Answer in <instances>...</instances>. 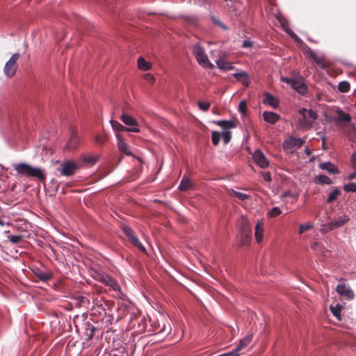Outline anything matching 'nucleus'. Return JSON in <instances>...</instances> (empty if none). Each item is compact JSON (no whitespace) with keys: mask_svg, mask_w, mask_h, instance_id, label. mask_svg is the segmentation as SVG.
I'll return each mask as SVG.
<instances>
[{"mask_svg":"<svg viewBox=\"0 0 356 356\" xmlns=\"http://www.w3.org/2000/svg\"><path fill=\"white\" fill-rule=\"evenodd\" d=\"M14 168L19 175L37 178L40 181L46 179V174L42 168L32 166L26 163L15 164Z\"/></svg>","mask_w":356,"mask_h":356,"instance_id":"obj_1","label":"nucleus"},{"mask_svg":"<svg viewBox=\"0 0 356 356\" xmlns=\"http://www.w3.org/2000/svg\"><path fill=\"white\" fill-rule=\"evenodd\" d=\"M280 81L289 84L293 90L302 96L305 95L307 92L308 87L305 79L302 76L296 77L282 76Z\"/></svg>","mask_w":356,"mask_h":356,"instance_id":"obj_2","label":"nucleus"},{"mask_svg":"<svg viewBox=\"0 0 356 356\" xmlns=\"http://www.w3.org/2000/svg\"><path fill=\"white\" fill-rule=\"evenodd\" d=\"M122 230L124 235L127 236L128 240L132 243L133 245L136 247L138 250H140L143 252H146V248L139 241L138 238L136 235L134 231L129 227L123 225L122 227Z\"/></svg>","mask_w":356,"mask_h":356,"instance_id":"obj_3","label":"nucleus"},{"mask_svg":"<svg viewBox=\"0 0 356 356\" xmlns=\"http://www.w3.org/2000/svg\"><path fill=\"white\" fill-rule=\"evenodd\" d=\"M120 120L127 126L125 127V131L136 133L140 131L138 123L133 117L126 113H122Z\"/></svg>","mask_w":356,"mask_h":356,"instance_id":"obj_4","label":"nucleus"},{"mask_svg":"<svg viewBox=\"0 0 356 356\" xmlns=\"http://www.w3.org/2000/svg\"><path fill=\"white\" fill-rule=\"evenodd\" d=\"M78 168L79 165L76 163L70 160H67L60 165L58 170L62 175L71 176L75 173Z\"/></svg>","mask_w":356,"mask_h":356,"instance_id":"obj_5","label":"nucleus"},{"mask_svg":"<svg viewBox=\"0 0 356 356\" xmlns=\"http://www.w3.org/2000/svg\"><path fill=\"white\" fill-rule=\"evenodd\" d=\"M99 281L106 286H110L115 291H120V286L118 282L110 275L102 273L99 276Z\"/></svg>","mask_w":356,"mask_h":356,"instance_id":"obj_6","label":"nucleus"},{"mask_svg":"<svg viewBox=\"0 0 356 356\" xmlns=\"http://www.w3.org/2000/svg\"><path fill=\"white\" fill-rule=\"evenodd\" d=\"M254 163L261 168H266L269 165V161L262 151L257 149L252 155Z\"/></svg>","mask_w":356,"mask_h":356,"instance_id":"obj_7","label":"nucleus"},{"mask_svg":"<svg viewBox=\"0 0 356 356\" xmlns=\"http://www.w3.org/2000/svg\"><path fill=\"white\" fill-rule=\"evenodd\" d=\"M336 291L341 296H344L347 300H351L355 298V293L349 286L344 284H337Z\"/></svg>","mask_w":356,"mask_h":356,"instance_id":"obj_8","label":"nucleus"},{"mask_svg":"<svg viewBox=\"0 0 356 356\" xmlns=\"http://www.w3.org/2000/svg\"><path fill=\"white\" fill-rule=\"evenodd\" d=\"M350 218L348 216L344 214L337 217L336 219L331 220L328 223V227L330 230H332L336 228H339L345 225L347 222H348Z\"/></svg>","mask_w":356,"mask_h":356,"instance_id":"obj_9","label":"nucleus"},{"mask_svg":"<svg viewBox=\"0 0 356 356\" xmlns=\"http://www.w3.org/2000/svg\"><path fill=\"white\" fill-rule=\"evenodd\" d=\"M79 138L76 130L71 129L70 138L67 145V148L70 150H74L79 145Z\"/></svg>","mask_w":356,"mask_h":356,"instance_id":"obj_10","label":"nucleus"},{"mask_svg":"<svg viewBox=\"0 0 356 356\" xmlns=\"http://www.w3.org/2000/svg\"><path fill=\"white\" fill-rule=\"evenodd\" d=\"M33 273L37 278L43 282H48L53 277V273L50 270L44 271L39 268L33 269Z\"/></svg>","mask_w":356,"mask_h":356,"instance_id":"obj_11","label":"nucleus"},{"mask_svg":"<svg viewBox=\"0 0 356 356\" xmlns=\"http://www.w3.org/2000/svg\"><path fill=\"white\" fill-rule=\"evenodd\" d=\"M19 57V54L18 53H15L6 63L4 69H3L4 73L6 75L12 76L13 74V72H12L11 70L15 65Z\"/></svg>","mask_w":356,"mask_h":356,"instance_id":"obj_12","label":"nucleus"},{"mask_svg":"<svg viewBox=\"0 0 356 356\" xmlns=\"http://www.w3.org/2000/svg\"><path fill=\"white\" fill-rule=\"evenodd\" d=\"M305 143V140L301 138L290 137L285 140L283 144L284 147L291 149L293 147H300Z\"/></svg>","mask_w":356,"mask_h":356,"instance_id":"obj_13","label":"nucleus"},{"mask_svg":"<svg viewBox=\"0 0 356 356\" xmlns=\"http://www.w3.org/2000/svg\"><path fill=\"white\" fill-rule=\"evenodd\" d=\"M307 54H309V57L312 58V60L316 63V64L319 66L321 69L325 70L327 69V66L326 64L323 62L324 56H318L316 55L315 51L309 47H307Z\"/></svg>","mask_w":356,"mask_h":356,"instance_id":"obj_14","label":"nucleus"},{"mask_svg":"<svg viewBox=\"0 0 356 356\" xmlns=\"http://www.w3.org/2000/svg\"><path fill=\"white\" fill-rule=\"evenodd\" d=\"M336 113L337 114V118H334V122L335 123H349L350 122L352 118L350 114L344 112L341 108H338L336 110Z\"/></svg>","mask_w":356,"mask_h":356,"instance_id":"obj_15","label":"nucleus"},{"mask_svg":"<svg viewBox=\"0 0 356 356\" xmlns=\"http://www.w3.org/2000/svg\"><path fill=\"white\" fill-rule=\"evenodd\" d=\"M116 138L117 145L120 152L128 156L131 155V152L129 150V145L125 141V140L120 136V134H116Z\"/></svg>","mask_w":356,"mask_h":356,"instance_id":"obj_16","label":"nucleus"},{"mask_svg":"<svg viewBox=\"0 0 356 356\" xmlns=\"http://www.w3.org/2000/svg\"><path fill=\"white\" fill-rule=\"evenodd\" d=\"M264 120L271 124H275L281 118L280 115L273 111H266L262 114Z\"/></svg>","mask_w":356,"mask_h":356,"instance_id":"obj_17","label":"nucleus"},{"mask_svg":"<svg viewBox=\"0 0 356 356\" xmlns=\"http://www.w3.org/2000/svg\"><path fill=\"white\" fill-rule=\"evenodd\" d=\"M264 95L263 104H267L273 108H277L279 106V101L275 96L267 92H264Z\"/></svg>","mask_w":356,"mask_h":356,"instance_id":"obj_18","label":"nucleus"},{"mask_svg":"<svg viewBox=\"0 0 356 356\" xmlns=\"http://www.w3.org/2000/svg\"><path fill=\"white\" fill-rule=\"evenodd\" d=\"M318 168L332 175L337 174L339 172V169L330 161L321 163L318 165Z\"/></svg>","mask_w":356,"mask_h":356,"instance_id":"obj_19","label":"nucleus"},{"mask_svg":"<svg viewBox=\"0 0 356 356\" xmlns=\"http://www.w3.org/2000/svg\"><path fill=\"white\" fill-rule=\"evenodd\" d=\"M233 76L234 78H236L238 81H241L244 86H249V84H250V81L248 80L249 75L246 72H245V71L236 72L233 74Z\"/></svg>","mask_w":356,"mask_h":356,"instance_id":"obj_20","label":"nucleus"},{"mask_svg":"<svg viewBox=\"0 0 356 356\" xmlns=\"http://www.w3.org/2000/svg\"><path fill=\"white\" fill-rule=\"evenodd\" d=\"M216 63L218 67L222 71H228L234 68V66L232 65V63L227 62L225 60L221 58L217 59Z\"/></svg>","mask_w":356,"mask_h":356,"instance_id":"obj_21","label":"nucleus"},{"mask_svg":"<svg viewBox=\"0 0 356 356\" xmlns=\"http://www.w3.org/2000/svg\"><path fill=\"white\" fill-rule=\"evenodd\" d=\"M252 339V334L245 337L239 341V343L237 344L236 347L233 350L236 352V353H239V351L243 348L246 347L250 343Z\"/></svg>","mask_w":356,"mask_h":356,"instance_id":"obj_22","label":"nucleus"},{"mask_svg":"<svg viewBox=\"0 0 356 356\" xmlns=\"http://www.w3.org/2000/svg\"><path fill=\"white\" fill-rule=\"evenodd\" d=\"M314 183L316 184H327L330 185L333 183L332 180L325 175L320 174L314 177Z\"/></svg>","mask_w":356,"mask_h":356,"instance_id":"obj_23","label":"nucleus"},{"mask_svg":"<svg viewBox=\"0 0 356 356\" xmlns=\"http://www.w3.org/2000/svg\"><path fill=\"white\" fill-rule=\"evenodd\" d=\"M196 60L204 67L212 68L213 67V65L209 60L208 56L205 53L199 55Z\"/></svg>","mask_w":356,"mask_h":356,"instance_id":"obj_24","label":"nucleus"},{"mask_svg":"<svg viewBox=\"0 0 356 356\" xmlns=\"http://www.w3.org/2000/svg\"><path fill=\"white\" fill-rule=\"evenodd\" d=\"M251 238V231L249 229L244 228L241 234V245H247L249 244Z\"/></svg>","mask_w":356,"mask_h":356,"instance_id":"obj_25","label":"nucleus"},{"mask_svg":"<svg viewBox=\"0 0 356 356\" xmlns=\"http://www.w3.org/2000/svg\"><path fill=\"white\" fill-rule=\"evenodd\" d=\"M343 309V306L340 304H337L335 306L330 305V309L334 316L337 318V320L341 321V312Z\"/></svg>","mask_w":356,"mask_h":356,"instance_id":"obj_26","label":"nucleus"},{"mask_svg":"<svg viewBox=\"0 0 356 356\" xmlns=\"http://www.w3.org/2000/svg\"><path fill=\"white\" fill-rule=\"evenodd\" d=\"M138 66L139 69L147 71L151 68L152 64L147 61L144 58L139 57L138 58Z\"/></svg>","mask_w":356,"mask_h":356,"instance_id":"obj_27","label":"nucleus"},{"mask_svg":"<svg viewBox=\"0 0 356 356\" xmlns=\"http://www.w3.org/2000/svg\"><path fill=\"white\" fill-rule=\"evenodd\" d=\"M307 112H308V110L305 108H301L299 110V113L302 115V117L299 119V124L301 127H307Z\"/></svg>","mask_w":356,"mask_h":356,"instance_id":"obj_28","label":"nucleus"},{"mask_svg":"<svg viewBox=\"0 0 356 356\" xmlns=\"http://www.w3.org/2000/svg\"><path fill=\"white\" fill-rule=\"evenodd\" d=\"M192 186V184L190 181V179L186 177H184L181 182L179 183V185L178 186V188L180 191H185L189 189Z\"/></svg>","mask_w":356,"mask_h":356,"instance_id":"obj_29","label":"nucleus"},{"mask_svg":"<svg viewBox=\"0 0 356 356\" xmlns=\"http://www.w3.org/2000/svg\"><path fill=\"white\" fill-rule=\"evenodd\" d=\"M341 194V191L339 188H334L332 192H330L327 197V202L332 203L335 201L339 195Z\"/></svg>","mask_w":356,"mask_h":356,"instance_id":"obj_30","label":"nucleus"},{"mask_svg":"<svg viewBox=\"0 0 356 356\" xmlns=\"http://www.w3.org/2000/svg\"><path fill=\"white\" fill-rule=\"evenodd\" d=\"M262 232H263V227L261 223L258 222L255 226V232H254V236L256 238V241L258 243H260L262 240Z\"/></svg>","mask_w":356,"mask_h":356,"instance_id":"obj_31","label":"nucleus"},{"mask_svg":"<svg viewBox=\"0 0 356 356\" xmlns=\"http://www.w3.org/2000/svg\"><path fill=\"white\" fill-rule=\"evenodd\" d=\"M307 114L309 118H311L312 120L307 121V127H311L313 125L315 120L318 119V115L317 113L312 109H309Z\"/></svg>","mask_w":356,"mask_h":356,"instance_id":"obj_32","label":"nucleus"},{"mask_svg":"<svg viewBox=\"0 0 356 356\" xmlns=\"http://www.w3.org/2000/svg\"><path fill=\"white\" fill-rule=\"evenodd\" d=\"M229 194H230V195H234V197H236L237 199H238L241 201H243V200L249 198L248 195L241 193V192L236 191L234 189L230 190Z\"/></svg>","mask_w":356,"mask_h":356,"instance_id":"obj_33","label":"nucleus"},{"mask_svg":"<svg viewBox=\"0 0 356 356\" xmlns=\"http://www.w3.org/2000/svg\"><path fill=\"white\" fill-rule=\"evenodd\" d=\"M350 88V83L347 81H341L338 84V90L341 92H347Z\"/></svg>","mask_w":356,"mask_h":356,"instance_id":"obj_34","label":"nucleus"},{"mask_svg":"<svg viewBox=\"0 0 356 356\" xmlns=\"http://www.w3.org/2000/svg\"><path fill=\"white\" fill-rule=\"evenodd\" d=\"M222 134L217 131H213L211 132V140L213 145L216 146L219 144L221 139Z\"/></svg>","mask_w":356,"mask_h":356,"instance_id":"obj_35","label":"nucleus"},{"mask_svg":"<svg viewBox=\"0 0 356 356\" xmlns=\"http://www.w3.org/2000/svg\"><path fill=\"white\" fill-rule=\"evenodd\" d=\"M110 123L113 130L116 131H125V127L121 124L119 122L114 120H111Z\"/></svg>","mask_w":356,"mask_h":356,"instance_id":"obj_36","label":"nucleus"},{"mask_svg":"<svg viewBox=\"0 0 356 356\" xmlns=\"http://www.w3.org/2000/svg\"><path fill=\"white\" fill-rule=\"evenodd\" d=\"M343 188L346 192L356 193V182L344 184Z\"/></svg>","mask_w":356,"mask_h":356,"instance_id":"obj_37","label":"nucleus"},{"mask_svg":"<svg viewBox=\"0 0 356 356\" xmlns=\"http://www.w3.org/2000/svg\"><path fill=\"white\" fill-rule=\"evenodd\" d=\"M220 134H222L221 138L222 139L224 143L227 144L231 140L232 138L231 131L222 130V131L220 132Z\"/></svg>","mask_w":356,"mask_h":356,"instance_id":"obj_38","label":"nucleus"},{"mask_svg":"<svg viewBox=\"0 0 356 356\" xmlns=\"http://www.w3.org/2000/svg\"><path fill=\"white\" fill-rule=\"evenodd\" d=\"M211 20L213 22L214 24L220 26L221 29H222L225 31H227L229 29L228 26L225 25L223 22H222L219 19H218L215 16H211Z\"/></svg>","mask_w":356,"mask_h":356,"instance_id":"obj_39","label":"nucleus"},{"mask_svg":"<svg viewBox=\"0 0 356 356\" xmlns=\"http://www.w3.org/2000/svg\"><path fill=\"white\" fill-rule=\"evenodd\" d=\"M170 330L171 327H170V325L167 329L165 325L164 324L163 327L161 328V330L159 332H157L155 334L159 335L161 337H163L168 335L170 333Z\"/></svg>","mask_w":356,"mask_h":356,"instance_id":"obj_40","label":"nucleus"},{"mask_svg":"<svg viewBox=\"0 0 356 356\" xmlns=\"http://www.w3.org/2000/svg\"><path fill=\"white\" fill-rule=\"evenodd\" d=\"M281 213L282 211L279 207H274L268 212V215L270 217H276Z\"/></svg>","mask_w":356,"mask_h":356,"instance_id":"obj_41","label":"nucleus"},{"mask_svg":"<svg viewBox=\"0 0 356 356\" xmlns=\"http://www.w3.org/2000/svg\"><path fill=\"white\" fill-rule=\"evenodd\" d=\"M246 110H247V104L245 100H242L238 104V111L239 112L245 115L246 114Z\"/></svg>","mask_w":356,"mask_h":356,"instance_id":"obj_42","label":"nucleus"},{"mask_svg":"<svg viewBox=\"0 0 356 356\" xmlns=\"http://www.w3.org/2000/svg\"><path fill=\"white\" fill-rule=\"evenodd\" d=\"M311 248L314 251H316L317 249L319 248L323 254L324 253V251H325V249L324 245L322 243H321L320 242H318V241H316V242L313 243V244L312 245Z\"/></svg>","mask_w":356,"mask_h":356,"instance_id":"obj_43","label":"nucleus"},{"mask_svg":"<svg viewBox=\"0 0 356 356\" xmlns=\"http://www.w3.org/2000/svg\"><path fill=\"white\" fill-rule=\"evenodd\" d=\"M225 125V126L223 127V130L225 131H229L230 129H233L236 127V124L234 121L227 120Z\"/></svg>","mask_w":356,"mask_h":356,"instance_id":"obj_44","label":"nucleus"},{"mask_svg":"<svg viewBox=\"0 0 356 356\" xmlns=\"http://www.w3.org/2000/svg\"><path fill=\"white\" fill-rule=\"evenodd\" d=\"M277 19L278 22H280V25H281L282 28L283 29V30H284V31H285V29H289V28L288 27V24H288V22H287L286 19H284L282 17H279V16H278V17H277Z\"/></svg>","mask_w":356,"mask_h":356,"instance_id":"obj_45","label":"nucleus"},{"mask_svg":"<svg viewBox=\"0 0 356 356\" xmlns=\"http://www.w3.org/2000/svg\"><path fill=\"white\" fill-rule=\"evenodd\" d=\"M9 238L13 244H17L22 239V236L21 235H10Z\"/></svg>","mask_w":356,"mask_h":356,"instance_id":"obj_46","label":"nucleus"},{"mask_svg":"<svg viewBox=\"0 0 356 356\" xmlns=\"http://www.w3.org/2000/svg\"><path fill=\"white\" fill-rule=\"evenodd\" d=\"M209 106H210V104L208 102H198L199 108L203 111H207L209 110Z\"/></svg>","mask_w":356,"mask_h":356,"instance_id":"obj_47","label":"nucleus"},{"mask_svg":"<svg viewBox=\"0 0 356 356\" xmlns=\"http://www.w3.org/2000/svg\"><path fill=\"white\" fill-rule=\"evenodd\" d=\"M84 163L94 164L97 161V158L93 156H86L83 159Z\"/></svg>","mask_w":356,"mask_h":356,"instance_id":"obj_48","label":"nucleus"},{"mask_svg":"<svg viewBox=\"0 0 356 356\" xmlns=\"http://www.w3.org/2000/svg\"><path fill=\"white\" fill-rule=\"evenodd\" d=\"M312 227V225L311 224H302V225H300L298 232L300 234H302L305 230L309 229Z\"/></svg>","mask_w":356,"mask_h":356,"instance_id":"obj_49","label":"nucleus"},{"mask_svg":"<svg viewBox=\"0 0 356 356\" xmlns=\"http://www.w3.org/2000/svg\"><path fill=\"white\" fill-rule=\"evenodd\" d=\"M85 335L86 336V339L87 341L91 340L94 337V334H92V332H90V330L88 329L87 326H85Z\"/></svg>","mask_w":356,"mask_h":356,"instance_id":"obj_50","label":"nucleus"},{"mask_svg":"<svg viewBox=\"0 0 356 356\" xmlns=\"http://www.w3.org/2000/svg\"><path fill=\"white\" fill-rule=\"evenodd\" d=\"M261 176H262L264 180H265L266 181L270 182L272 180L271 175L268 172H262Z\"/></svg>","mask_w":356,"mask_h":356,"instance_id":"obj_51","label":"nucleus"},{"mask_svg":"<svg viewBox=\"0 0 356 356\" xmlns=\"http://www.w3.org/2000/svg\"><path fill=\"white\" fill-rule=\"evenodd\" d=\"M84 326H87L88 329L90 330V332H92V334H95V331L97 330V327L90 323L89 322H87L84 324Z\"/></svg>","mask_w":356,"mask_h":356,"instance_id":"obj_52","label":"nucleus"},{"mask_svg":"<svg viewBox=\"0 0 356 356\" xmlns=\"http://www.w3.org/2000/svg\"><path fill=\"white\" fill-rule=\"evenodd\" d=\"M211 122L214 124L218 125V126H220V127L223 128V127H225V122H226V120H212Z\"/></svg>","mask_w":356,"mask_h":356,"instance_id":"obj_53","label":"nucleus"},{"mask_svg":"<svg viewBox=\"0 0 356 356\" xmlns=\"http://www.w3.org/2000/svg\"><path fill=\"white\" fill-rule=\"evenodd\" d=\"M350 162L354 168H356V152H354L350 158Z\"/></svg>","mask_w":356,"mask_h":356,"instance_id":"obj_54","label":"nucleus"},{"mask_svg":"<svg viewBox=\"0 0 356 356\" xmlns=\"http://www.w3.org/2000/svg\"><path fill=\"white\" fill-rule=\"evenodd\" d=\"M204 53V51L203 48L199 47L195 50L194 54H195V58H197L199 56V55H202Z\"/></svg>","mask_w":356,"mask_h":356,"instance_id":"obj_55","label":"nucleus"},{"mask_svg":"<svg viewBox=\"0 0 356 356\" xmlns=\"http://www.w3.org/2000/svg\"><path fill=\"white\" fill-rule=\"evenodd\" d=\"M252 41L249 40H245L243 42V44H242V47L243 48H249L250 47H252Z\"/></svg>","mask_w":356,"mask_h":356,"instance_id":"obj_56","label":"nucleus"},{"mask_svg":"<svg viewBox=\"0 0 356 356\" xmlns=\"http://www.w3.org/2000/svg\"><path fill=\"white\" fill-rule=\"evenodd\" d=\"M95 141L97 144L99 145H102L104 143V140L102 138L99 136H95Z\"/></svg>","mask_w":356,"mask_h":356,"instance_id":"obj_57","label":"nucleus"},{"mask_svg":"<svg viewBox=\"0 0 356 356\" xmlns=\"http://www.w3.org/2000/svg\"><path fill=\"white\" fill-rule=\"evenodd\" d=\"M145 79L149 83H153L154 81V76L150 74H147L145 75Z\"/></svg>","mask_w":356,"mask_h":356,"instance_id":"obj_58","label":"nucleus"},{"mask_svg":"<svg viewBox=\"0 0 356 356\" xmlns=\"http://www.w3.org/2000/svg\"><path fill=\"white\" fill-rule=\"evenodd\" d=\"M182 18H184L186 22H193L194 17L193 16H181Z\"/></svg>","mask_w":356,"mask_h":356,"instance_id":"obj_59","label":"nucleus"},{"mask_svg":"<svg viewBox=\"0 0 356 356\" xmlns=\"http://www.w3.org/2000/svg\"><path fill=\"white\" fill-rule=\"evenodd\" d=\"M285 32L290 35L291 38L296 36V33L290 29H285Z\"/></svg>","mask_w":356,"mask_h":356,"instance_id":"obj_60","label":"nucleus"},{"mask_svg":"<svg viewBox=\"0 0 356 356\" xmlns=\"http://www.w3.org/2000/svg\"><path fill=\"white\" fill-rule=\"evenodd\" d=\"M285 32L290 35L291 38L296 36V33L290 29H285Z\"/></svg>","mask_w":356,"mask_h":356,"instance_id":"obj_61","label":"nucleus"},{"mask_svg":"<svg viewBox=\"0 0 356 356\" xmlns=\"http://www.w3.org/2000/svg\"><path fill=\"white\" fill-rule=\"evenodd\" d=\"M355 177H356V172H353L350 173V174L348 175L347 179H348V180H353V179H354Z\"/></svg>","mask_w":356,"mask_h":356,"instance_id":"obj_62","label":"nucleus"},{"mask_svg":"<svg viewBox=\"0 0 356 356\" xmlns=\"http://www.w3.org/2000/svg\"><path fill=\"white\" fill-rule=\"evenodd\" d=\"M293 38V39L295 40V41H296V42H297L298 44H301L302 43H303V41L301 40V38H299L296 34V36H294Z\"/></svg>","mask_w":356,"mask_h":356,"instance_id":"obj_63","label":"nucleus"},{"mask_svg":"<svg viewBox=\"0 0 356 356\" xmlns=\"http://www.w3.org/2000/svg\"><path fill=\"white\" fill-rule=\"evenodd\" d=\"M291 191H286L285 192H284L282 194V197L284 198V197H289L291 195Z\"/></svg>","mask_w":356,"mask_h":356,"instance_id":"obj_64","label":"nucleus"}]
</instances>
